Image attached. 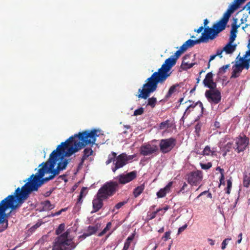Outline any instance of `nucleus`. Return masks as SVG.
Listing matches in <instances>:
<instances>
[{"mask_svg":"<svg viewBox=\"0 0 250 250\" xmlns=\"http://www.w3.org/2000/svg\"><path fill=\"white\" fill-rule=\"evenodd\" d=\"M97 132L95 129L85 130L61 143L51 153L48 161L39 165L42 167L38 169V172L31 175L24 182L27 181L26 183L34 191H38L44 183L52 180L61 171L65 169L69 161L64 156L70 157L86 146L94 144L98 136Z\"/></svg>","mask_w":250,"mask_h":250,"instance_id":"f257e3e1","label":"nucleus"},{"mask_svg":"<svg viewBox=\"0 0 250 250\" xmlns=\"http://www.w3.org/2000/svg\"><path fill=\"white\" fill-rule=\"evenodd\" d=\"M185 52L181 46L173 55L166 59L157 71L154 72L147 78L143 85V88L139 89L140 93L137 95L139 98L146 99L151 93L155 91L158 83H163L170 76L169 71L172 66L175 65L176 61L181 55Z\"/></svg>","mask_w":250,"mask_h":250,"instance_id":"f03ea898","label":"nucleus"},{"mask_svg":"<svg viewBox=\"0 0 250 250\" xmlns=\"http://www.w3.org/2000/svg\"><path fill=\"white\" fill-rule=\"evenodd\" d=\"M34 191L26 183L18 188L12 195H8L0 202V232L5 230L8 225V217L12 211L19 208Z\"/></svg>","mask_w":250,"mask_h":250,"instance_id":"7ed1b4c3","label":"nucleus"},{"mask_svg":"<svg viewBox=\"0 0 250 250\" xmlns=\"http://www.w3.org/2000/svg\"><path fill=\"white\" fill-rule=\"evenodd\" d=\"M70 231L67 230L58 236L55 240L52 250H73L77 245L69 236Z\"/></svg>","mask_w":250,"mask_h":250,"instance_id":"20e7f679","label":"nucleus"},{"mask_svg":"<svg viewBox=\"0 0 250 250\" xmlns=\"http://www.w3.org/2000/svg\"><path fill=\"white\" fill-rule=\"evenodd\" d=\"M232 14L229 11L223 14V17L217 23L214 24L212 28H206V30L208 31V33H210L212 38L215 39L218 34L224 30Z\"/></svg>","mask_w":250,"mask_h":250,"instance_id":"39448f33","label":"nucleus"},{"mask_svg":"<svg viewBox=\"0 0 250 250\" xmlns=\"http://www.w3.org/2000/svg\"><path fill=\"white\" fill-rule=\"evenodd\" d=\"M118 188V183L116 181L106 182L98 190L97 193L104 199L114 195Z\"/></svg>","mask_w":250,"mask_h":250,"instance_id":"423d86ee","label":"nucleus"},{"mask_svg":"<svg viewBox=\"0 0 250 250\" xmlns=\"http://www.w3.org/2000/svg\"><path fill=\"white\" fill-rule=\"evenodd\" d=\"M208 39L213 40L210 33H208V31L206 30V28L204 32L202 34L201 37L196 40H192L190 39L187 41L181 46L182 49L186 51L188 48L194 46L195 44H199L201 42H207Z\"/></svg>","mask_w":250,"mask_h":250,"instance_id":"0eeeda50","label":"nucleus"},{"mask_svg":"<svg viewBox=\"0 0 250 250\" xmlns=\"http://www.w3.org/2000/svg\"><path fill=\"white\" fill-rule=\"evenodd\" d=\"M235 144L233 146V149L235 151L239 153L244 151L249 145L250 139L246 135H239L234 140Z\"/></svg>","mask_w":250,"mask_h":250,"instance_id":"6e6552de","label":"nucleus"},{"mask_svg":"<svg viewBox=\"0 0 250 250\" xmlns=\"http://www.w3.org/2000/svg\"><path fill=\"white\" fill-rule=\"evenodd\" d=\"M176 140L172 137L160 140L159 147L160 151L164 153L170 152L175 146Z\"/></svg>","mask_w":250,"mask_h":250,"instance_id":"1a4fd4ad","label":"nucleus"},{"mask_svg":"<svg viewBox=\"0 0 250 250\" xmlns=\"http://www.w3.org/2000/svg\"><path fill=\"white\" fill-rule=\"evenodd\" d=\"M205 96L209 103L216 104L221 100V92L216 88L207 90L205 92Z\"/></svg>","mask_w":250,"mask_h":250,"instance_id":"9d476101","label":"nucleus"},{"mask_svg":"<svg viewBox=\"0 0 250 250\" xmlns=\"http://www.w3.org/2000/svg\"><path fill=\"white\" fill-rule=\"evenodd\" d=\"M131 159V156H127L125 153H122L116 156L114 166L112 167V171L115 173L116 171L126 165L129 160Z\"/></svg>","mask_w":250,"mask_h":250,"instance_id":"9b49d317","label":"nucleus"},{"mask_svg":"<svg viewBox=\"0 0 250 250\" xmlns=\"http://www.w3.org/2000/svg\"><path fill=\"white\" fill-rule=\"evenodd\" d=\"M203 179V173L201 170H196L190 172L188 175V182L191 186H198Z\"/></svg>","mask_w":250,"mask_h":250,"instance_id":"f8f14e48","label":"nucleus"},{"mask_svg":"<svg viewBox=\"0 0 250 250\" xmlns=\"http://www.w3.org/2000/svg\"><path fill=\"white\" fill-rule=\"evenodd\" d=\"M158 151V147L156 145H151L149 144L143 145L140 148L141 155L146 156L156 153Z\"/></svg>","mask_w":250,"mask_h":250,"instance_id":"ddd939ff","label":"nucleus"},{"mask_svg":"<svg viewBox=\"0 0 250 250\" xmlns=\"http://www.w3.org/2000/svg\"><path fill=\"white\" fill-rule=\"evenodd\" d=\"M187 102H189L191 104L189 106H188L187 107V108H186V109L184 113L183 117H187L191 111L194 110L195 107L197 105H199L200 109V116H202V115L203 114V113H204V108L203 106V104L201 101H198V102L194 103L192 101L189 100L186 103H187Z\"/></svg>","mask_w":250,"mask_h":250,"instance_id":"4468645a","label":"nucleus"},{"mask_svg":"<svg viewBox=\"0 0 250 250\" xmlns=\"http://www.w3.org/2000/svg\"><path fill=\"white\" fill-rule=\"evenodd\" d=\"M137 172L136 171H132L127 174H122L117 177L118 179L119 184L125 185L127 184L136 178Z\"/></svg>","mask_w":250,"mask_h":250,"instance_id":"2eb2a0df","label":"nucleus"},{"mask_svg":"<svg viewBox=\"0 0 250 250\" xmlns=\"http://www.w3.org/2000/svg\"><path fill=\"white\" fill-rule=\"evenodd\" d=\"M213 74L211 72L208 73L203 80V83L205 86L210 89H215L216 87L217 84L213 81Z\"/></svg>","mask_w":250,"mask_h":250,"instance_id":"dca6fc26","label":"nucleus"},{"mask_svg":"<svg viewBox=\"0 0 250 250\" xmlns=\"http://www.w3.org/2000/svg\"><path fill=\"white\" fill-rule=\"evenodd\" d=\"M105 199L103 197L97 193L96 197L92 201L93 210L91 213L98 212L103 206V200Z\"/></svg>","mask_w":250,"mask_h":250,"instance_id":"f3484780","label":"nucleus"},{"mask_svg":"<svg viewBox=\"0 0 250 250\" xmlns=\"http://www.w3.org/2000/svg\"><path fill=\"white\" fill-rule=\"evenodd\" d=\"M243 70L240 63L239 62H235V63L232 67V72L230 78L235 79L239 77Z\"/></svg>","mask_w":250,"mask_h":250,"instance_id":"a211bd4d","label":"nucleus"},{"mask_svg":"<svg viewBox=\"0 0 250 250\" xmlns=\"http://www.w3.org/2000/svg\"><path fill=\"white\" fill-rule=\"evenodd\" d=\"M99 227L98 224H96L94 226H89L85 232H84L82 235L80 236V238L84 239L87 237L90 236L95 234L99 229Z\"/></svg>","mask_w":250,"mask_h":250,"instance_id":"6ab92c4d","label":"nucleus"},{"mask_svg":"<svg viewBox=\"0 0 250 250\" xmlns=\"http://www.w3.org/2000/svg\"><path fill=\"white\" fill-rule=\"evenodd\" d=\"M172 184V182H169L165 188L160 189L159 191L157 192V197L158 198H163L165 197L167 193H168L170 191V189Z\"/></svg>","mask_w":250,"mask_h":250,"instance_id":"aec40b11","label":"nucleus"},{"mask_svg":"<svg viewBox=\"0 0 250 250\" xmlns=\"http://www.w3.org/2000/svg\"><path fill=\"white\" fill-rule=\"evenodd\" d=\"M242 4L240 0H234L232 3L230 5L227 10L232 14Z\"/></svg>","mask_w":250,"mask_h":250,"instance_id":"412c9836","label":"nucleus"},{"mask_svg":"<svg viewBox=\"0 0 250 250\" xmlns=\"http://www.w3.org/2000/svg\"><path fill=\"white\" fill-rule=\"evenodd\" d=\"M242 4L240 0H234L232 3L230 5L227 10L232 14Z\"/></svg>","mask_w":250,"mask_h":250,"instance_id":"4be33fe9","label":"nucleus"},{"mask_svg":"<svg viewBox=\"0 0 250 250\" xmlns=\"http://www.w3.org/2000/svg\"><path fill=\"white\" fill-rule=\"evenodd\" d=\"M236 48V44H232V43L229 42L224 47L223 50L227 54H232L235 50Z\"/></svg>","mask_w":250,"mask_h":250,"instance_id":"5701e85b","label":"nucleus"},{"mask_svg":"<svg viewBox=\"0 0 250 250\" xmlns=\"http://www.w3.org/2000/svg\"><path fill=\"white\" fill-rule=\"evenodd\" d=\"M145 184H143L139 186H138L136 188H135L133 191V194L135 198L138 197L140 196L141 193L143 192L145 189Z\"/></svg>","mask_w":250,"mask_h":250,"instance_id":"b1692460","label":"nucleus"},{"mask_svg":"<svg viewBox=\"0 0 250 250\" xmlns=\"http://www.w3.org/2000/svg\"><path fill=\"white\" fill-rule=\"evenodd\" d=\"M135 233H132L126 239L122 250H127L130 245L131 242L134 239Z\"/></svg>","mask_w":250,"mask_h":250,"instance_id":"393cba45","label":"nucleus"},{"mask_svg":"<svg viewBox=\"0 0 250 250\" xmlns=\"http://www.w3.org/2000/svg\"><path fill=\"white\" fill-rule=\"evenodd\" d=\"M43 209L44 210H50L54 208L55 206L51 204L50 201L46 200L41 203Z\"/></svg>","mask_w":250,"mask_h":250,"instance_id":"a878e982","label":"nucleus"},{"mask_svg":"<svg viewBox=\"0 0 250 250\" xmlns=\"http://www.w3.org/2000/svg\"><path fill=\"white\" fill-rule=\"evenodd\" d=\"M187 57L188 56H186L184 57L183 60L182 62V66L184 69H189L195 64V63H189L188 62H186Z\"/></svg>","mask_w":250,"mask_h":250,"instance_id":"bb28decb","label":"nucleus"},{"mask_svg":"<svg viewBox=\"0 0 250 250\" xmlns=\"http://www.w3.org/2000/svg\"><path fill=\"white\" fill-rule=\"evenodd\" d=\"M249 56H250V49L246 52L245 55L243 57H239V55L236 57L235 62H239V63H243Z\"/></svg>","mask_w":250,"mask_h":250,"instance_id":"cd10ccee","label":"nucleus"},{"mask_svg":"<svg viewBox=\"0 0 250 250\" xmlns=\"http://www.w3.org/2000/svg\"><path fill=\"white\" fill-rule=\"evenodd\" d=\"M116 156H117L116 153H115L114 152H112L108 156V159L106 160V161L105 162L106 165H108L109 164H110L111 162H113V163H115Z\"/></svg>","mask_w":250,"mask_h":250,"instance_id":"c85d7f7f","label":"nucleus"},{"mask_svg":"<svg viewBox=\"0 0 250 250\" xmlns=\"http://www.w3.org/2000/svg\"><path fill=\"white\" fill-rule=\"evenodd\" d=\"M234 145L230 142L227 143L225 145L220 146L222 151L230 152L232 148H233Z\"/></svg>","mask_w":250,"mask_h":250,"instance_id":"c756f323","label":"nucleus"},{"mask_svg":"<svg viewBox=\"0 0 250 250\" xmlns=\"http://www.w3.org/2000/svg\"><path fill=\"white\" fill-rule=\"evenodd\" d=\"M214 154V151L211 150L210 147L208 146H206L204 150L202 151V155H211L213 156Z\"/></svg>","mask_w":250,"mask_h":250,"instance_id":"7c9ffc66","label":"nucleus"},{"mask_svg":"<svg viewBox=\"0 0 250 250\" xmlns=\"http://www.w3.org/2000/svg\"><path fill=\"white\" fill-rule=\"evenodd\" d=\"M229 67L230 64L223 65L219 69L217 75L219 76H221L222 75L226 73L227 69H228Z\"/></svg>","mask_w":250,"mask_h":250,"instance_id":"2f4dec72","label":"nucleus"},{"mask_svg":"<svg viewBox=\"0 0 250 250\" xmlns=\"http://www.w3.org/2000/svg\"><path fill=\"white\" fill-rule=\"evenodd\" d=\"M64 229L65 224L64 223L60 224L55 230V234L58 235L61 234L64 230Z\"/></svg>","mask_w":250,"mask_h":250,"instance_id":"473e14b6","label":"nucleus"},{"mask_svg":"<svg viewBox=\"0 0 250 250\" xmlns=\"http://www.w3.org/2000/svg\"><path fill=\"white\" fill-rule=\"evenodd\" d=\"M112 226V224L111 222H108L106 224V227L104 228V229L98 234V236L101 237L104 235L108 230L110 229Z\"/></svg>","mask_w":250,"mask_h":250,"instance_id":"72a5a7b5","label":"nucleus"},{"mask_svg":"<svg viewBox=\"0 0 250 250\" xmlns=\"http://www.w3.org/2000/svg\"><path fill=\"white\" fill-rule=\"evenodd\" d=\"M157 99L155 97L149 98L148 99L147 105L150 106L152 108H154L156 104Z\"/></svg>","mask_w":250,"mask_h":250,"instance_id":"f704fd0d","label":"nucleus"},{"mask_svg":"<svg viewBox=\"0 0 250 250\" xmlns=\"http://www.w3.org/2000/svg\"><path fill=\"white\" fill-rule=\"evenodd\" d=\"M178 85H173L169 89L168 92L167 93L166 98H169L171 96V95L175 92L176 87Z\"/></svg>","mask_w":250,"mask_h":250,"instance_id":"c9c22d12","label":"nucleus"},{"mask_svg":"<svg viewBox=\"0 0 250 250\" xmlns=\"http://www.w3.org/2000/svg\"><path fill=\"white\" fill-rule=\"evenodd\" d=\"M169 126V121L167 120L160 124L159 128L160 129H165L168 128Z\"/></svg>","mask_w":250,"mask_h":250,"instance_id":"e433bc0d","label":"nucleus"},{"mask_svg":"<svg viewBox=\"0 0 250 250\" xmlns=\"http://www.w3.org/2000/svg\"><path fill=\"white\" fill-rule=\"evenodd\" d=\"M126 203V201H123L118 203L116 205V206L114 207V208H113L112 210V212H115V209H119L120 208H121L124 205H125Z\"/></svg>","mask_w":250,"mask_h":250,"instance_id":"4c0bfd02","label":"nucleus"},{"mask_svg":"<svg viewBox=\"0 0 250 250\" xmlns=\"http://www.w3.org/2000/svg\"><path fill=\"white\" fill-rule=\"evenodd\" d=\"M236 32H234L233 31H230V36L229 38V42H230V43H232L234 41L236 37Z\"/></svg>","mask_w":250,"mask_h":250,"instance_id":"58836bf2","label":"nucleus"},{"mask_svg":"<svg viewBox=\"0 0 250 250\" xmlns=\"http://www.w3.org/2000/svg\"><path fill=\"white\" fill-rule=\"evenodd\" d=\"M232 187V182L230 180H227V187L226 188V193L229 194L230 192L231 188Z\"/></svg>","mask_w":250,"mask_h":250,"instance_id":"ea45409f","label":"nucleus"},{"mask_svg":"<svg viewBox=\"0 0 250 250\" xmlns=\"http://www.w3.org/2000/svg\"><path fill=\"white\" fill-rule=\"evenodd\" d=\"M201 168L203 169H208L212 167V164L210 162H208L207 164L200 163Z\"/></svg>","mask_w":250,"mask_h":250,"instance_id":"a19ab883","label":"nucleus"},{"mask_svg":"<svg viewBox=\"0 0 250 250\" xmlns=\"http://www.w3.org/2000/svg\"><path fill=\"white\" fill-rule=\"evenodd\" d=\"M144 108L140 107L137 109H136L134 111V116L141 115L144 113Z\"/></svg>","mask_w":250,"mask_h":250,"instance_id":"79ce46f5","label":"nucleus"},{"mask_svg":"<svg viewBox=\"0 0 250 250\" xmlns=\"http://www.w3.org/2000/svg\"><path fill=\"white\" fill-rule=\"evenodd\" d=\"M93 150L91 148H86L83 150V154L89 156L92 154Z\"/></svg>","mask_w":250,"mask_h":250,"instance_id":"37998d69","label":"nucleus"},{"mask_svg":"<svg viewBox=\"0 0 250 250\" xmlns=\"http://www.w3.org/2000/svg\"><path fill=\"white\" fill-rule=\"evenodd\" d=\"M231 240V238H226L222 243L221 244V249L222 250H224L226 248L227 245L228 244L229 241Z\"/></svg>","mask_w":250,"mask_h":250,"instance_id":"c03bdc74","label":"nucleus"},{"mask_svg":"<svg viewBox=\"0 0 250 250\" xmlns=\"http://www.w3.org/2000/svg\"><path fill=\"white\" fill-rule=\"evenodd\" d=\"M237 19L234 20V22L232 24V28L230 31L237 32V29L239 27V25H236Z\"/></svg>","mask_w":250,"mask_h":250,"instance_id":"a18cd8bd","label":"nucleus"},{"mask_svg":"<svg viewBox=\"0 0 250 250\" xmlns=\"http://www.w3.org/2000/svg\"><path fill=\"white\" fill-rule=\"evenodd\" d=\"M188 187V185L185 182L184 183L182 187L181 188L180 190L178 191V194H180L181 192L182 193H184L186 192H187L188 190L185 191V189Z\"/></svg>","mask_w":250,"mask_h":250,"instance_id":"49530a36","label":"nucleus"},{"mask_svg":"<svg viewBox=\"0 0 250 250\" xmlns=\"http://www.w3.org/2000/svg\"><path fill=\"white\" fill-rule=\"evenodd\" d=\"M161 210L160 209H157L156 211L151 212L148 216L149 217V219L152 220L155 218L157 213Z\"/></svg>","mask_w":250,"mask_h":250,"instance_id":"de8ad7c7","label":"nucleus"},{"mask_svg":"<svg viewBox=\"0 0 250 250\" xmlns=\"http://www.w3.org/2000/svg\"><path fill=\"white\" fill-rule=\"evenodd\" d=\"M170 233L171 232L170 231H167L165 232V235L163 236V238L165 239V241H167V240L170 238Z\"/></svg>","mask_w":250,"mask_h":250,"instance_id":"09e8293b","label":"nucleus"},{"mask_svg":"<svg viewBox=\"0 0 250 250\" xmlns=\"http://www.w3.org/2000/svg\"><path fill=\"white\" fill-rule=\"evenodd\" d=\"M188 227V225L187 224H185V225L183 226L182 227H180L178 229V233L180 234L182 232H183Z\"/></svg>","mask_w":250,"mask_h":250,"instance_id":"8fccbe9b","label":"nucleus"},{"mask_svg":"<svg viewBox=\"0 0 250 250\" xmlns=\"http://www.w3.org/2000/svg\"><path fill=\"white\" fill-rule=\"evenodd\" d=\"M224 50H223V48L222 49H218L216 51V55L217 56H219L220 58L222 57V56L221 55L223 52H224Z\"/></svg>","mask_w":250,"mask_h":250,"instance_id":"3c124183","label":"nucleus"},{"mask_svg":"<svg viewBox=\"0 0 250 250\" xmlns=\"http://www.w3.org/2000/svg\"><path fill=\"white\" fill-rule=\"evenodd\" d=\"M194 152H195L197 154H200V155H202V151H200L199 150V148H198V146H195V147L194 148Z\"/></svg>","mask_w":250,"mask_h":250,"instance_id":"603ef678","label":"nucleus"},{"mask_svg":"<svg viewBox=\"0 0 250 250\" xmlns=\"http://www.w3.org/2000/svg\"><path fill=\"white\" fill-rule=\"evenodd\" d=\"M208 190H206L201 192L195 199V200H198L201 196L204 195L206 194H208Z\"/></svg>","mask_w":250,"mask_h":250,"instance_id":"864d4df0","label":"nucleus"},{"mask_svg":"<svg viewBox=\"0 0 250 250\" xmlns=\"http://www.w3.org/2000/svg\"><path fill=\"white\" fill-rule=\"evenodd\" d=\"M201 130V125L199 124H197L195 126V132L197 134H199V132Z\"/></svg>","mask_w":250,"mask_h":250,"instance_id":"5fc2aeb1","label":"nucleus"},{"mask_svg":"<svg viewBox=\"0 0 250 250\" xmlns=\"http://www.w3.org/2000/svg\"><path fill=\"white\" fill-rule=\"evenodd\" d=\"M84 161L85 160H83L82 158L81 159V162H80V163H79V165L78 166V169H81L82 168Z\"/></svg>","mask_w":250,"mask_h":250,"instance_id":"6e6d98bb","label":"nucleus"},{"mask_svg":"<svg viewBox=\"0 0 250 250\" xmlns=\"http://www.w3.org/2000/svg\"><path fill=\"white\" fill-rule=\"evenodd\" d=\"M244 9H246L247 10L249 11V14H250V4L249 2L247 3V4L244 6Z\"/></svg>","mask_w":250,"mask_h":250,"instance_id":"4d7b16f0","label":"nucleus"},{"mask_svg":"<svg viewBox=\"0 0 250 250\" xmlns=\"http://www.w3.org/2000/svg\"><path fill=\"white\" fill-rule=\"evenodd\" d=\"M62 213V211L61 210H60L59 211H57V212H56L54 213H52L51 216H58L59 215H60Z\"/></svg>","mask_w":250,"mask_h":250,"instance_id":"13d9d810","label":"nucleus"},{"mask_svg":"<svg viewBox=\"0 0 250 250\" xmlns=\"http://www.w3.org/2000/svg\"><path fill=\"white\" fill-rule=\"evenodd\" d=\"M238 239L237 240V243L240 244L241 242L242 239V233H240L238 236Z\"/></svg>","mask_w":250,"mask_h":250,"instance_id":"bf43d9fd","label":"nucleus"},{"mask_svg":"<svg viewBox=\"0 0 250 250\" xmlns=\"http://www.w3.org/2000/svg\"><path fill=\"white\" fill-rule=\"evenodd\" d=\"M86 190V188H85V187H83L82 188L81 190V192H80V194L79 195H82V196H83V194H84V192Z\"/></svg>","mask_w":250,"mask_h":250,"instance_id":"052dcab7","label":"nucleus"},{"mask_svg":"<svg viewBox=\"0 0 250 250\" xmlns=\"http://www.w3.org/2000/svg\"><path fill=\"white\" fill-rule=\"evenodd\" d=\"M203 29H204V27L201 26L198 29L194 30V31L197 32L198 33H199L203 30Z\"/></svg>","mask_w":250,"mask_h":250,"instance_id":"680f3d73","label":"nucleus"},{"mask_svg":"<svg viewBox=\"0 0 250 250\" xmlns=\"http://www.w3.org/2000/svg\"><path fill=\"white\" fill-rule=\"evenodd\" d=\"M59 178L64 181L65 182H67V180L66 179V175H62L59 177Z\"/></svg>","mask_w":250,"mask_h":250,"instance_id":"e2e57ef3","label":"nucleus"},{"mask_svg":"<svg viewBox=\"0 0 250 250\" xmlns=\"http://www.w3.org/2000/svg\"><path fill=\"white\" fill-rule=\"evenodd\" d=\"M208 23V19H205L204 20V29H205V28H209V27H206V26L207 25V24Z\"/></svg>","mask_w":250,"mask_h":250,"instance_id":"0e129e2a","label":"nucleus"},{"mask_svg":"<svg viewBox=\"0 0 250 250\" xmlns=\"http://www.w3.org/2000/svg\"><path fill=\"white\" fill-rule=\"evenodd\" d=\"M52 192V190L47 191L45 193H44L43 195L45 197H48V196H49L50 195V194H51Z\"/></svg>","mask_w":250,"mask_h":250,"instance_id":"69168bd1","label":"nucleus"},{"mask_svg":"<svg viewBox=\"0 0 250 250\" xmlns=\"http://www.w3.org/2000/svg\"><path fill=\"white\" fill-rule=\"evenodd\" d=\"M83 197V196H82V195H79V196L78 198V201H77L78 203L81 204L82 203V202H83V200H82Z\"/></svg>","mask_w":250,"mask_h":250,"instance_id":"338daca9","label":"nucleus"},{"mask_svg":"<svg viewBox=\"0 0 250 250\" xmlns=\"http://www.w3.org/2000/svg\"><path fill=\"white\" fill-rule=\"evenodd\" d=\"M221 176L220 178V182L221 183H222V182H224L225 177H224L223 173H221Z\"/></svg>","mask_w":250,"mask_h":250,"instance_id":"774afa93","label":"nucleus"}]
</instances>
